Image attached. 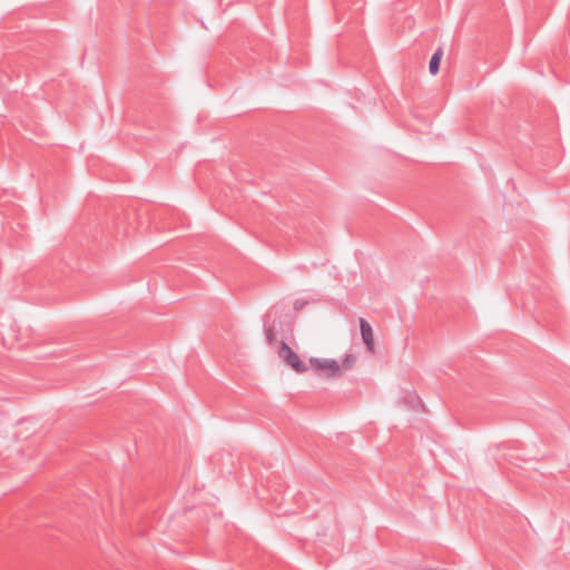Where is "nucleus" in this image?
I'll return each instance as SVG.
<instances>
[{
    "mask_svg": "<svg viewBox=\"0 0 570 570\" xmlns=\"http://www.w3.org/2000/svg\"><path fill=\"white\" fill-rule=\"evenodd\" d=\"M278 356L283 361L286 362L287 365H289L292 368H294L297 373H305L308 367L303 362L298 354L295 353L292 347H289L285 342L281 343L279 350H278Z\"/></svg>",
    "mask_w": 570,
    "mask_h": 570,
    "instance_id": "nucleus-1",
    "label": "nucleus"
},
{
    "mask_svg": "<svg viewBox=\"0 0 570 570\" xmlns=\"http://www.w3.org/2000/svg\"><path fill=\"white\" fill-rule=\"evenodd\" d=\"M312 366L327 379L340 377L338 363L332 358L311 357Z\"/></svg>",
    "mask_w": 570,
    "mask_h": 570,
    "instance_id": "nucleus-2",
    "label": "nucleus"
},
{
    "mask_svg": "<svg viewBox=\"0 0 570 570\" xmlns=\"http://www.w3.org/2000/svg\"><path fill=\"white\" fill-rule=\"evenodd\" d=\"M361 336L370 352H374V338L372 326L364 320L360 318Z\"/></svg>",
    "mask_w": 570,
    "mask_h": 570,
    "instance_id": "nucleus-3",
    "label": "nucleus"
},
{
    "mask_svg": "<svg viewBox=\"0 0 570 570\" xmlns=\"http://www.w3.org/2000/svg\"><path fill=\"white\" fill-rule=\"evenodd\" d=\"M443 57V49L439 48L431 57L429 63V71L431 75L435 76L440 70V62Z\"/></svg>",
    "mask_w": 570,
    "mask_h": 570,
    "instance_id": "nucleus-4",
    "label": "nucleus"
},
{
    "mask_svg": "<svg viewBox=\"0 0 570 570\" xmlns=\"http://www.w3.org/2000/svg\"><path fill=\"white\" fill-rule=\"evenodd\" d=\"M355 364V357L352 354H347L342 363H338L340 376L343 375L344 372L351 370Z\"/></svg>",
    "mask_w": 570,
    "mask_h": 570,
    "instance_id": "nucleus-5",
    "label": "nucleus"
},
{
    "mask_svg": "<svg viewBox=\"0 0 570 570\" xmlns=\"http://www.w3.org/2000/svg\"><path fill=\"white\" fill-rule=\"evenodd\" d=\"M274 337H275V333H274L273 328H268L266 332V338H267L268 343H272L274 341Z\"/></svg>",
    "mask_w": 570,
    "mask_h": 570,
    "instance_id": "nucleus-6",
    "label": "nucleus"
}]
</instances>
